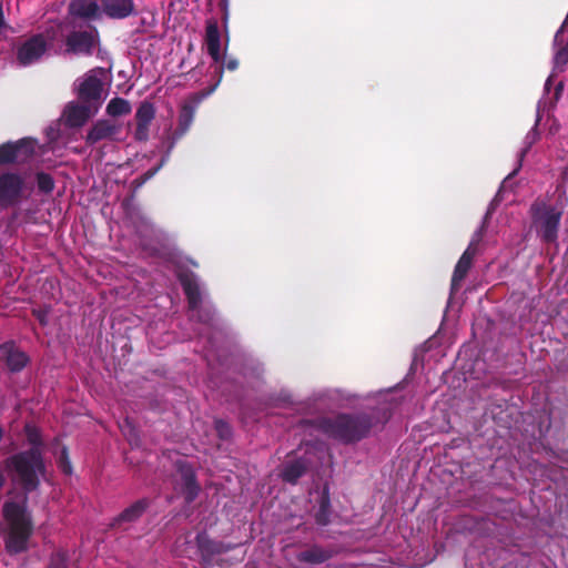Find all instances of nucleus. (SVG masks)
<instances>
[{"instance_id": "2eb2a0df", "label": "nucleus", "mask_w": 568, "mask_h": 568, "mask_svg": "<svg viewBox=\"0 0 568 568\" xmlns=\"http://www.w3.org/2000/svg\"><path fill=\"white\" fill-rule=\"evenodd\" d=\"M102 90V81L94 75H90L85 78L79 87V100L85 104H91L92 108L98 105L99 109L101 105Z\"/></svg>"}, {"instance_id": "aec40b11", "label": "nucleus", "mask_w": 568, "mask_h": 568, "mask_svg": "<svg viewBox=\"0 0 568 568\" xmlns=\"http://www.w3.org/2000/svg\"><path fill=\"white\" fill-rule=\"evenodd\" d=\"M179 282L186 296L189 308L191 311L196 310L201 305V292L199 284L192 274H180Z\"/></svg>"}, {"instance_id": "2f4dec72", "label": "nucleus", "mask_w": 568, "mask_h": 568, "mask_svg": "<svg viewBox=\"0 0 568 568\" xmlns=\"http://www.w3.org/2000/svg\"><path fill=\"white\" fill-rule=\"evenodd\" d=\"M214 426H215L216 434L221 439L227 440L231 438L232 428L226 422H224L223 419H216L214 422Z\"/></svg>"}, {"instance_id": "20e7f679", "label": "nucleus", "mask_w": 568, "mask_h": 568, "mask_svg": "<svg viewBox=\"0 0 568 568\" xmlns=\"http://www.w3.org/2000/svg\"><path fill=\"white\" fill-rule=\"evenodd\" d=\"M27 185L22 174L7 171L0 173V209L19 205L26 195Z\"/></svg>"}, {"instance_id": "4be33fe9", "label": "nucleus", "mask_w": 568, "mask_h": 568, "mask_svg": "<svg viewBox=\"0 0 568 568\" xmlns=\"http://www.w3.org/2000/svg\"><path fill=\"white\" fill-rule=\"evenodd\" d=\"M334 556V551L331 549H325L321 546L314 545L297 555V559L301 562H306L311 565H318L327 561Z\"/></svg>"}, {"instance_id": "f257e3e1", "label": "nucleus", "mask_w": 568, "mask_h": 568, "mask_svg": "<svg viewBox=\"0 0 568 568\" xmlns=\"http://www.w3.org/2000/svg\"><path fill=\"white\" fill-rule=\"evenodd\" d=\"M10 464L23 489L18 500H7L2 507L7 523L6 549L9 554L17 555L28 549V542L33 532L32 516L28 509V494L40 486L39 475L44 474L45 466L39 447H31L11 456Z\"/></svg>"}, {"instance_id": "473e14b6", "label": "nucleus", "mask_w": 568, "mask_h": 568, "mask_svg": "<svg viewBox=\"0 0 568 568\" xmlns=\"http://www.w3.org/2000/svg\"><path fill=\"white\" fill-rule=\"evenodd\" d=\"M568 63V42L560 47L555 54V64L557 67Z\"/></svg>"}, {"instance_id": "412c9836", "label": "nucleus", "mask_w": 568, "mask_h": 568, "mask_svg": "<svg viewBox=\"0 0 568 568\" xmlns=\"http://www.w3.org/2000/svg\"><path fill=\"white\" fill-rule=\"evenodd\" d=\"M306 470L307 463L303 458H296L283 464L280 476L283 481L295 485Z\"/></svg>"}, {"instance_id": "f3484780", "label": "nucleus", "mask_w": 568, "mask_h": 568, "mask_svg": "<svg viewBox=\"0 0 568 568\" xmlns=\"http://www.w3.org/2000/svg\"><path fill=\"white\" fill-rule=\"evenodd\" d=\"M150 507V499L141 498L123 509L112 521L111 526L120 528L123 524H131L139 520Z\"/></svg>"}, {"instance_id": "79ce46f5", "label": "nucleus", "mask_w": 568, "mask_h": 568, "mask_svg": "<svg viewBox=\"0 0 568 568\" xmlns=\"http://www.w3.org/2000/svg\"><path fill=\"white\" fill-rule=\"evenodd\" d=\"M222 3L224 4L223 10L226 12V4H227V1H224V2H222Z\"/></svg>"}, {"instance_id": "72a5a7b5", "label": "nucleus", "mask_w": 568, "mask_h": 568, "mask_svg": "<svg viewBox=\"0 0 568 568\" xmlns=\"http://www.w3.org/2000/svg\"><path fill=\"white\" fill-rule=\"evenodd\" d=\"M28 440L33 445L32 447H38L40 444V438L38 433L34 429H31L29 426L26 427Z\"/></svg>"}, {"instance_id": "7ed1b4c3", "label": "nucleus", "mask_w": 568, "mask_h": 568, "mask_svg": "<svg viewBox=\"0 0 568 568\" xmlns=\"http://www.w3.org/2000/svg\"><path fill=\"white\" fill-rule=\"evenodd\" d=\"M564 212V203H550L540 197L530 204V227L542 244L557 245Z\"/></svg>"}, {"instance_id": "f8f14e48", "label": "nucleus", "mask_w": 568, "mask_h": 568, "mask_svg": "<svg viewBox=\"0 0 568 568\" xmlns=\"http://www.w3.org/2000/svg\"><path fill=\"white\" fill-rule=\"evenodd\" d=\"M155 118L154 104L148 100L140 103L135 112V130L133 133L136 142H146L150 138V125Z\"/></svg>"}, {"instance_id": "423d86ee", "label": "nucleus", "mask_w": 568, "mask_h": 568, "mask_svg": "<svg viewBox=\"0 0 568 568\" xmlns=\"http://www.w3.org/2000/svg\"><path fill=\"white\" fill-rule=\"evenodd\" d=\"M195 114V108L190 104L185 103L182 105L179 119H178V126L176 129L171 132L165 140L163 141V144L165 146V152L162 156L161 164H163L165 161L169 160L173 149L175 148V144L179 140H181L186 132L190 130Z\"/></svg>"}, {"instance_id": "4c0bfd02", "label": "nucleus", "mask_w": 568, "mask_h": 568, "mask_svg": "<svg viewBox=\"0 0 568 568\" xmlns=\"http://www.w3.org/2000/svg\"><path fill=\"white\" fill-rule=\"evenodd\" d=\"M4 27V17H3V8L2 2H0V30Z\"/></svg>"}, {"instance_id": "f03ea898", "label": "nucleus", "mask_w": 568, "mask_h": 568, "mask_svg": "<svg viewBox=\"0 0 568 568\" xmlns=\"http://www.w3.org/2000/svg\"><path fill=\"white\" fill-rule=\"evenodd\" d=\"M377 423L376 413H341L334 417L321 418L318 429L329 438L347 445L368 437Z\"/></svg>"}, {"instance_id": "39448f33", "label": "nucleus", "mask_w": 568, "mask_h": 568, "mask_svg": "<svg viewBox=\"0 0 568 568\" xmlns=\"http://www.w3.org/2000/svg\"><path fill=\"white\" fill-rule=\"evenodd\" d=\"M205 44L207 53L214 61V64L211 65V68L214 69V73L219 74V80L215 83L216 87L222 79L223 69L226 68L230 71H235L239 68V61L236 59L230 58L225 62L221 63L222 58L220 53V32L215 19L206 20Z\"/></svg>"}, {"instance_id": "dca6fc26", "label": "nucleus", "mask_w": 568, "mask_h": 568, "mask_svg": "<svg viewBox=\"0 0 568 568\" xmlns=\"http://www.w3.org/2000/svg\"><path fill=\"white\" fill-rule=\"evenodd\" d=\"M0 361H3L11 372H20L29 358L26 353L16 348L13 343H4L0 345Z\"/></svg>"}, {"instance_id": "9d476101", "label": "nucleus", "mask_w": 568, "mask_h": 568, "mask_svg": "<svg viewBox=\"0 0 568 568\" xmlns=\"http://www.w3.org/2000/svg\"><path fill=\"white\" fill-rule=\"evenodd\" d=\"M480 242V234L477 233L470 243L468 244L467 248L464 251L462 256L459 257L457 264L455 265L453 276H452V291L456 292L459 290L460 283L465 280L467 276L469 270L473 266L474 258L478 251V243Z\"/></svg>"}, {"instance_id": "6ab92c4d", "label": "nucleus", "mask_w": 568, "mask_h": 568, "mask_svg": "<svg viewBox=\"0 0 568 568\" xmlns=\"http://www.w3.org/2000/svg\"><path fill=\"white\" fill-rule=\"evenodd\" d=\"M179 282L186 296L189 308L191 311L196 310L201 305V292L199 284L192 274H180Z\"/></svg>"}, {"instance_id": "7c9ffc66", "label": "nucleus", "mask_w": 568, "mask_h": 568, "mask_svg": "<svg viewBox=\"0 0 568 568\" xmlns=\"http://www.w3.org/2000/svg\"><path fill=\"white\" fill-rule=\"evenodd\" d=\"M537 140V133L535 130H531L527 135H526V146L520 151L519 153V165H521V161L523 159L525 158V155L527 154V152L529 151L530 146L535 143V141ZM520 166H518L517 169H515L513 171V173L509 174V178L515 175L518 170H519Z\"/></svg>"}, {"instance_id": "4468645a", "label": "nucleus", "mask_w": 568, "mask_h": 568, "mask_svg": "<svg viewBox=\"0 0 568 568\" xmlns=\"http://www.w3.org/2000/svg\"><path fill=\"white\" fill-rule=\"evenodd\" d=\"M121 132V125L111 120H98L93 123L85 135V144L92 146L100 141H115L116 135Z\"/></svg>"}, {"instance_id": "393cba45", "label": "nucleus", "mask_w": 568, "mask_h": 568, "mask_svg": "<svg viewBox=\"0 0 568 568\" xmlns=\"http://www.w3.org/2000/svg\"><path fill=\"white\" fill-rule=\"evenodd\" d=\"M131 110L132 108L130 102L119 97L111 99L106 105V113L110 116L126 115L131 112Z\"/></svg>"}, {"instance_id": "ddd939ff", "label": "nucleus", "mask_w": 568, "mask_h": 568, "mask_svg": "<svg viewBox=\"0 0 568 568\" xmlns=\"http://www.w3.org/2000/svg\"><path fill=\"white\" fill-rule=\"evenodd\" d=\"M47 50V42L42 34H34L24 41L17 51V59L21 65H29L38 61Z\"/></svg>"}, {"instance_id": "a878e982", "label": "nucleus", "mask_w": 568, "mask_h": 568, "mask_svg": "<svg viewBox=\"0 0 568 568\" xmlns=\"http://www.w3.org/2000/svg\"><path fill=\"white\" fill-rule=\"evenodd\" d=\"M36 183L38 191L42 194H50L55 186L52 175L43 171L36 173Z\"/></svg>"}, {"instance_id": "ea45409f", "label": "nucleus", "mask_w": 568, "mask_h": 568, "mask_svg": "<svg viewBox=\"0 0 568 568\" xmlns=\"http://www.w3.org/2000/svg\"><path fill=\"white\" fill-rule=\"evenodd\" d=\"M560 33H561V30H559V31L556 33L555 42H557V41H558V38H559Z\"/></svg>"}, {"instance_id": "f704fd0d", "label": "nucleus", "mask_w": 568, "mask_h": 568, "mask_svg": "<svg viewBox=\"0 0 568 568\" xmlns=\"http://www.w3.org/2000/svg\"><path fill=\"white\" fill-rule=\"evenodd\" d=\"M33 314L36 315L37 320L40 322L41 325L47 324V314L42 311H34Z\"/></svg>"}, {"instance_id": "a19ab883", "label": "nucleus", "mask_w": 568, "mask_h": 568, "mask_svg": "<svg viewBox=\"0 0 568 568\" xmlns=\"http://www.w3.org/2000/svg\"><path fill=\"white\" fill-rule=\"evenodd\" d=\"M550 81H551V80H550V78H549V79L547 80V82H546V85H545V87H546V89H548V88H549Z\"/></svg>"}, {"instance_id": "c9c22d12", "label": "nucleus", "mask_w": 568, "mask_h": 568, "mask_svg": "<svg viewBox=\"0 0 568 568\" xmlns=\"http://www.w3.org/2000/svg\"><path fill=\"white\" fill-rule=\"evenodd\" d=\"M158 170L159 168H154L145 172L144 175L141 178L140 184L150 179L151 176H153L158 172Z\"/></svg>"}, {"instance_id": "5701e85b", "label": "nucleus", "mask_w": 568, "mask_h": 568, "mask_svg": "<svg viewBox=\"0 0 568 568\" xmlns=\"http://www.w3.org/2000/svg\"><path fill=\"white\" fill-rule=\"evenodd\" d=\"M104 12L113 19H123L134 13L133 2H103Z\"/></svg>"}, {"instance_id": "6e6552de", "label": "nucleus", "mask_w": 568, "mask_h": 568, "mask_svg": "<svg viewBox=\"0 0 568 568\" xmlns=\"http://www.w3.org/2000/svg\"><path fill=\"white\" fill-rule=\"evenodd\" d=\"M36 142L23 138L16 142L0 144V165L23 162L34 154Z\"/></svg>"}, {"instance_id": "e433bc0d", "label": "nucleus", "mask_w": 568, "mask_h": 568, "mask_svg": "<svg viewBox=\"0 0 568 568\" xmlns=\"http://www.w3.org/2000/svg\"><path fill=\"white\" fill-rule=\"evenodd\" d=\"M564 90V83L562 82H559L557 85H556V89H555V99L558 100L559 99V95L561 94Z\"/></svg>"}, {"instance_id": "1a4fd4ad", "label": "nucleus", "mask_w": 568, "mask_h": 568, "mask_svg": "<svg viewBox=\"0 0 568 568\" xmlns=\"http://www.w3.org/2000/svg\"><path fill=\"white\" fill-rule=\"evenodd\" d=\"M195 545L200 552L202 564L211 567L215 562V557L234 549L232 544L212 539L205 531L199 532L195 537Z\"/></svg>"}, {"instance_id": "58836bf2", "label": "nucleus", "mask_w": 568, "mask_h": 568, "mask_svg": "<svg viewBox=\"0 0 568 568\" xmlns=\"http://www.w3.org/2000/svg\"><path fill=\"white\" fill-rule=\"evenodd\" d=\"M4 483H6V478H4L2 470L0 469V489L4 486Z\"/></svg>"}, {"instance_id": "cd10ccee", "label": "nucleus", "mask_w": 568, "mask_h": 568, "mask_svg": "<svg viewBox=\"0 0 568 568\" xmlns=\"http://www.w3.org/2000/svg\"><path fill=\"white\" fill-rule=\"evenodd\" d=\"M59 469L67 476L72 474V465L69 457V450L65 446L62 447L60 455L57 459Z\"/></svg>"}, {"instance_id": "b1692460", "label": "nucleus", "mask_w": 568, "mask_h": 568, "mask_svg": "<svg viewBox=\"0 0 568 568\" xmlns=\"http://www.w3.org/2000/svg\"><path fill=\"white\" fill-rule=\"evenodd\" d=\"M99 11L98 2H70L69 12L72 16L91 19Z\"/></svg>"}, {"instance_id": "a211bd4d", "label": "nucleus", "mask_w": 568, "mask_h": 568, "mask_svg": "<svg viewBox=\"0 0 568 568\" xmlns=\"http://www.w3.org/2000/svg\"><path fill=\"white\" fill-rule=\"evenodd\" d=\"M67 52L91 54L93 37L88 31H72L65 39Z\"/></svg>"}, {"instance_id": "c756f323", "label": "nucleus", "mask_w": 568, "mask_h": 568, "mask_svg": "<svg viewBox=\"0 0 568 568\" xmlns=\"http://www.w3.org/2000/svg\"><path fill=\"white\" fill-rule=\"evenodd\" d=\"M194 311L196 312V317H197L199 322L210 325V326L214 325V322H215L214 311H212L211 308H202L200 306Z\"/></svg>"}, {"instance_id": "9b49d317", "label": "nucleus", "mask_w": 568, "mask_h": 568, "mask_svg": "<svg viewBox=\"0 0 568 568\" xmlns=\"http://www.w3.org/2000/svg\"><path fill=\"white\" fill-rule=\"evenodd\" d=\"M98 112V105L92 108L91 104L83 102H69L62 113L63 123L67 128H82Z\"/></svg>"}, {"instance_id": "bb28decb", "label": "nucleus", "mask_w": 568, "mask_h": 568, "mask_svg": "<svg viewBox=\"0 0 568 568\" xmlns=\"http://www.w3.org/2000/svg\"><path fill=\"white\" fill-rule=\"evenodd\" d=\"M45 568H69V554L67 550L59 549L50 556Z\"/></svg>"}, {"instance_id": "0eeeda50", "label": "nucleus", "mask_w": 568, "mask_h": 568, "mask_svg": "<svg viewBox=\"0 0 568 568\" xmlns=\"http://www.w3.org/2000/svg\"><path fill=\"white\" fill-rule=\"evenodd\" d=\"M175 470L180 476V480L178 481L181 494L184 497L186 504L193 503L200 491L201 486L197 483V477L193 466L185 459H178L174 463Z\"/></svg>"}, {"instance_id": "c85d7f7f", "label": "nucleus", "mask_w": 568, "mask_h": 568, "mask_svg": "<svg viewBox=\"0 0 568 568\" xmlns=\"http://www.w3.org/2000/svg\"><path fill=\"white\" fill-rule=\"evenodd\" d=\"M328 508H329V500L327 497H323L321 500L320 509L315 516L316 523L318 525H327L328 524Z\"/></svg>"}]
</instances>
